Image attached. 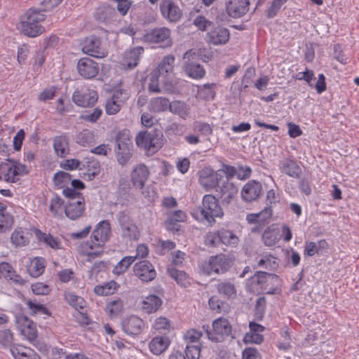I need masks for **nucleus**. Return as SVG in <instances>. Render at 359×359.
Segmentation results:
<instances>
[{
  "label": "nucleus",
  "mask_w": 359,
  "mask_h": 359,
  "mask_svg": "<svg viewBox=\"0 0 359 359\" xmlns=\"http://www.w3.org/2000/svg\"><path fill=\"white\" fill-rule=\"evenodd\" d=\"M142 46H136L129 50H126L123 53L122 59L123 69L125 70H131L136 67L140 60V57L144 53Z\"/></svg>",
  "instance_id": "a211bd4d"
},
{
  "label": "nucleus",
  "mask_w": 359,
  "mask_h": 359,
  "mask_svg": "<svg viewBox=\"0 0 359 359\" xmlns=\"http://www.w3.org/2000/svg\"><path fill=\"white\" fill-rule=\"evenodd\" d=\"M279 240L278 229L273 225L267 226L262 235V241L267 247L274 246Z\"/></svg>",
  "instance_id": "f704fd0d"
},
{
  "label": "nucleus",
  "mask_w": 359,
  "mask_h": 359,
  "mask_svg": "<svg viewBox=\"0 0 359 359\" xmlns=\"http://www.w3.org/2000/svg\"><path fill=\"white\" fill-rule=\"evenodd\" d=\"M133 148L115 149L116 160L121 165L124 166L129 162L133 156Z\"/></svg>",
  "instance_id": "5fc2aeb1"
},
{
  "label": "nucleus",
  "mask_w": 359,
  "mask_h": 359,
  "mask_svg": "<svg viewBox=\"0 0 359 359\" xmlns=\"http://www.w3.org/2000/svg\"><path fill=\"white\" fill-rule=\"evenodd\" d=\"M234 259L225 254H219L210 256L208 260L201 263L200 269L208 276L212 273H224L228 271L233 264Z\"/></svg>",
  "instance_id": "423d86ee"
},
{
  "label": "nucleus",
  "mask_w": 359,
  "mask_h": 359,
  "mask_svg": "<svg viewBox=\"0 0 359 359\" xmlns=\"http://www.w3.org/2000/svg\"><path fill=\"white\" fill-rule=\"evenodd\" d=\"M45 270V260L41 257H35L27 266L29 274L34 278L40 276Z\"/></svg>",
  "instance_id": "79ce46f5"
},
{
  "label": "nucleus",
  "mask_w": 359,
  "mask_h": 359,
  "mask_svg": "<svg viewBox=\"0 0 359 359\" xmlns=\"http://www.w3.org/2000/svg\"><path fill=\"white\" fill-rule=\"evenodd\" d=\"M218 231L221 244L232 247H236L238 244L239 238L232 231L224 228H221Z\"/></svg>",
  "instance_id": "4c0bfd02"
},
{
  "label": "nucleus",
  "mask_w": 359,
  "mask_h": 359,
  "mask_svg": "<svg viewBox=\"0 0 359 359\" xmlns=\"http://www.w3.org/2000/svg\"><path fill=\"white\" fill-rule=\"evenodd\" d=\"M28 232L21 227L16 228L12 233L11 240L15 246H25L29 244V239L27 236Z\"/></svg>",
  "instance_id": "a19ab883"
},
{
  "label": "nucleus",
  "mask_w": 359,
  "mask_h": 359,
  "mask_svg": "<svg viewBox=\"0 0 359 359\" xmlns=\"http://www.w3.org/2000/svg\"><path fill=\"white\" fill-rule=\"evenodd\" d=\"M135 261V257L126 256L121 259L113 269V273L121 275L128 271L129 267Z\"/></svg>",
  "instance_id": "3c124183"
},
{
  "label": "nucleus",
  "mask_w": 359,
  "mask_h": 359,
  "mask_svg": "<svg viewBox=\"0 0 359 359\" xmlns=\"http://www.w3.org/2000/svg\"><path fill=\"white\" fill-rule=\"evenodd\" d=\"M280 171L294 178H299L302 174V168L297 162L291 158H287L280 162Z\"/></svg>",
  "instance_id": "393cba45"
},
{
  "label": "nucleus",
  "mask_w": 359,
  "mask_h": 359,
  "mask_svg": "<svg viewBox=\"0 0 359 359\" xmlns=\"http://www.w3.org/2000/svg\"><path fill=\"white\" fill-rule=\"evenodd\" d=\"M72 175L65 171L57 172L53 177V183L57 189L65 188L71 181Z\"/></svg>",
  "instance_id": "864d4df0"
},
{
  "label": "nucleus",
  "mask_w": 359,
  "mask_h": 359,
  "mask_svg": "<svg viewBox=\"0 0 359 359\" xmlns=\"http://www.w3.org/2000/svg\"><path fill=\"white\" fill-rule=\"evenodd\" d=\"M32 60L33 71L37 74H40L41 68L46 61L44 52L41 50L36 51Z\"/></svg>",
  "instance_id": "13d9d810"
},
{
  "label": "nucleus",
  "mask_w": 359,
  "mask_h": 359,
  "mask_svg": "<svg viewBox=\"0 0 359 359\" xmlns=\"http://www.w3.org/2000/svg\"><path fill=\"white\" fill-rule=\"evenodd\" d=\"M167 273L180 287H188L191 284L192 278L185 271L179 270L172 266L167 267Z\"/></svg>",
  "instance_id": "a878e982"
},
{
  "label": "nucleus",
  "mask_w": 359,
  "mask_h": 359,
  "mask_svg": "<svg viewBox=\"0 0 359 359\" xmlns=\"http://www.w3.org/2000/svg\"><path fill=\"white\" fill-rule=\"evenodd\" d=\"M170 341L166 337L158 336L154 337L149 342L150 351L156 355L163 353L169 346Z\"/></svg>",
  "instance_id": "473e14b6"
},
{
  "label": "nucleus",
  "mask_w": 359,
  "mask_h": 359,
  "mask_svg": "<svg viewBox=\"0 0 359 359\" xmlns=\"http://www.w3.org/2000/svg\"><path fill=\"white\" fill-rule=\"evenodd\" d=\"M123 308V303L121 299H117L107 303V310L111 316H118Z\"/></svg>",
  "instance_id": "0e129e2a"
},
{
  "label": "nucleus",
  "mask_w": 359,
  "mask_h": 359,
  "mask_svg": "<svg viewBox=\"0 0 359 359\" xmlns=\"http://www.w3.org/2000/svg\"><path fill=\"white\" fill-rule=\"evenodd\" d=\"M216 83H205L198 86V97L203 100H212L215 98Z\"/></svg>",
  "instance_id": "37998d69"
},
{
  "label": "nucleus",
  "mask_w": 359,
  "mask_h": 359,
  "mask_svg": "<svg viewBox=\"0 0 359 359\" xmlns=\"http://www.w3.org/2000/svg\"><path fill=\"white\" fill-rule=\"evenodd\" d=\"M14 217L8 212H0V233H5L13 227Z\"/></svg>",
  "instance_id": "6e6d98bb"
},
{
  "label": "nucleus",
  "mask_w": 359,
  "mask_h": 359,
  "mask_svg": "<svg viewBox=\"0 0 359 359\" xmlns=\"http://www.w3.org/2000/svg\"><path fill=\"white\" fill-rule=\"evenodd\" d=\"M115 149L133 147V141L130 137V130L123 129L117 133L115 137Z\"/></svg>",
  "instance_id": "ea45409f"
},
{
  "label": "nucleus",
  "mask_w": 359,
  "mask_h": 359,
  "mask_svg": "<svg viewBox=\"0 0 359 359\" xmlns=\"http://www.w3.org/2000/svg\"><path fill=\"white\" fill-rule=\"evenodd\" d=\"M171 32L167 27L155 28L146 34L148 41L153 43H163V47H170L172 45Z\"/></svg>",
  "instance_id": "aec40b11"
},
{
  "label": "nucleus",
  "mask_w": 359,
  "mask_h": 359,
  "mask_svg": "<svg viewBox=\"0 0 359 359\" xmlns=\"http://www.w3.org/2000/svg\"><path fill=\"white\" fill-rule=\"evenodd\" d=\"M249 6V0H229L226 4V11L230 17L238 18L248 12Z\"/></svg>",
  "instance_id": "5701e85b"
},
{
  "label": "nucleus",
  "mask_w": 359,
  "mask_h": 359,
  "mask_svg": "<svg viewBox=\"0 0 359 359\" xmlns=\"http://www.w3.org/2000/svg\"><path fill=\"white\" fill-rule=\"evenodd\" d=\"M221 170L215 171L210 167H205L198 172V182L200 185L206 191H210L215 189L219 186V182L223 176L220 173Z\"/></svg>",
  "instance_id": "1a4fd4ad"
},
{
  "label": "nucleus",
  "mask_w": 359,
  "mask_h": 359,
  "mask_svg": "<svg viewBox=\"0 0 359 359\" xmlns=\"http://www.w3.org/2000/svg\"><path fill=\"white\" fill-rule=\"evenodd\" d=\"M84 53L96 58H103L107 52L101 45V40L95 36L87 37L82 47Z\"/></svg>",
  "instance_id": "2eb2a0df"
},
{
  "label": "nucleus",
  "mask_w": 359,
  "mask_h": 359,
  "mask_svg": "<svg viewBox=\"0 0 359 359\" xmlns=\"http://www.w3.org/2000/svg\"><path fill=\"white\" fill-rule=\"evenodd\" d=\"M134 275L143 283L153 281L157 276L154 266L149 260L136 262L133 267Z\"/></svg>",
  "instance_id": "9b49d317"
},
{
  "label": "nucleus",
  "mask_w": 359,
  "mask_h": 359,
  "mask_svg": "<svg viewBox=\"0 0 359 359\" xmlns=\"http://www.w3.org/2000/svg\"><path fill=\"white\" fill-rule=\"evenodd\" d=\"M273 215V209L271 206L265 207L261 212L258 213H250L246 216V220L249 224H252L255 222L264 223L265 225L269 224V220Z\"/></svg>",
  "instance_id": "7c9ffc66"
},
{
  "label": "nucleus",
  "mask_w": 359,
  "mask_h": 359,
  "mask_svg": "<svg viewBox=\"0 0 359 359\" xmlns=\"http://www.w3.org/2000/svg\"><path fill=\"white\" fill-rule=\"evenodd\" d=\"M262 194V184L252 180L246 183L241 191V197L246 202H252L258 199Z\"/></svg>",
  "instance_id": "4be33fe9"
},
{
  "label": "nucleus",
  "mask_w": 359,
  "mask_h": 359,
  "mask_svg": "<svg viewBox=\"0 0 359 359\" xmlns=\"http://www.w3.org/2000/svg\"><path fill=\"white\" fill-rule=\"evenodd\" d=\"M76 142L82 147H92L95 143L94 132L84 129L76 135Z\"/></svg>",
  "instance_id": "58836bf2"
},
{
  "label": "nucleus",
  "mask_w": 359,
  "mask_h": 359,
  "mask_svg": "<svg viewBox=\"0 0 359 359\" xmlns=\"http://www.w3.org/2000/svg\"><path fill=\"white\" fill-rule=\"evenodd\" d=\"M14 172V161L8 159L6 162L0 163V175L1 180L11 183L18 182L19 177L13 176Z\"/></svg>",
  "instance_id": "2f4dec72"
},
{
  "label": "nucleus",
  "mask_w": 359,
  "mask_h": 359,
  "mask_svg": "<svg viewBox=\"0 0 359 359\" xmlns=\"http://www.w3.org/2000/svg\"><path fill=\"white\" fill-rule=\"evenodd\" d=\"M262 267L269 271H274L278 267L277 259L271 254L266 255L257 262V264L253 266L254 269Z\"/></svg>",
  "instance_id": "a18cd8bd"
},
{
  "label": "nucleus",
  "mask_w": 359,
  "mask_h": 359,
  "mask_svg": "<svg viewBox=\"0 0 359 359\" xmlns=\"http://www.w3.org/2000/svg\"><path fill=\"white\" fill-rule=\"evenodd\" d=\"M43 11L39 8H29L24 14L20 22L21 32L29 37L35 38L45 32L41 25L46 18Z\"/></svg>",
  "instance_id": "20e7f679"
},
{
  "label": "nucleus",
  "mask_w": 359,
  "mask_h": 359,
  "mask_svg": "<svg viewBox=\"0 0 359 359\" xmlns=\"http://www.w3.org/2000/svg\"><path fill=\"white\" fill-rule=\"evenodd\" d=\"M184 70L188 76L194 79H203L206 73L203 66L193 60H188L184 63Z\"/></svg>",
  "instance_id": "c85d7f7f"
},
{
  "label": "nucleus",
  "mask_w": 359,
  "mask_h": 359,
  "mask_svg": "<svg viewBox=\"0 0 359 359\" xmlns=\"http://www.w3.org/2000/svg\"><path fill=\"white\" fill-rule=\"evenodd\" d=\"M65 201L57 194L54 193L53 197L50 200L49 210L53 216L58 215L59 210L62 208H65Z\"/></svg>",
  "instance_id": "4d7b16f0"
},
{
  "label": "nucleus",
  "mask_w": 359,
  "mask_h": 359,
  "mask_svg": "<svg viewBox=\"0 0 359 359\" xmlns=\"http://www.w3.org/2000/svg\"><path fill=\"white\" fill-rule=\"evenodd\" d=\"M85 199L79 198L74 201H67L65 206V215L72 220L81 217L85 211Z\"/></svg>",
  "instance_id": "b1692460"
},
{
  "label": "nucleus",
  "mask_w": 359,
  "mask_h": 359,
  "mask_svg": "<svg viewBox=\"0 0 359 359\" xmlns=\"http://www.w3.org/2000/svg\"><path fill=\"white\" fill-rule=\"evenodd\" d=\"M159 10L162 17L169 22L176 23L182 17V11L173 0H161Z\"/></svg>",
  "instance_id": "ddd939ff"
},
{
  "label": "nucleus",
  "mask_w": 359,
  "mask_h": 359,
  "mask_svg": "<svg viewBox=\"0 0 359 359\" xmlns=\"http://www.w3.org/2000/svg\"><path fill=\"white\" fill-rule=\"evenodd\" d=\"M35 235L39 241L43 242L50 248L57 250L61 248V241L59 238L53 237L50 233H46L39 229L35 230Z\"/></svg>",
  "instance_id": "e433bc0d"
},
{
  "label": "nucleus",
  "mask_w": 359,
  "mask_h": 359,
  "mask_svg": "<svg viewBox=\"0 0 359 359\" xmlns=\"http://www.w3.org/2000/svg\"><path fill=\"white\" fill-rule=\"evenodd\" d=\"M16 320L21 334L33 343L38 337L36 324L24 314L18 316Z\"/></svg>",
  "instance_id": "4468645a"
},
{
  "label": "nucleus",
  "mask_w": 359,
  "mask_h": 359,
  "mask_svg": "<svg viewBox=\"0 0 359 359\" xmlns=\"http://www.w3.org/2000/svg\"><path fill=\"white\" fill-rule=\"evenodd\" d=\"M162 304L163 301L158 296L149 294L142 300V309L148 314L153 313L161 308Z\"/></svg>",
  "instance_id": "c756f323"
},
{
  "label": "nucleus",
  "mask_w": 359,
  "mask_h": 359,
  "mask_svg": "<svg viewBox=\"0 0 359 359\" xmlns=\"http://www.w3.org/2000/svg\"><path fill=\"white\" fill-rule=\"evenodd\" d=\"M111 233L109 220L100 222L94 229L90 240L83 246L88 256H98L102 252L104 243L109 239Z\"/></svg>",
  "instance_id": "7ed1b4c3"
},
{
  "label": "nucleus",
  "mask_w": 359,
  "mask_h": 359,
  "mask_svg": "<svg viewBox=\"0 0 359 359\" xmlns=\"http://www.w3.org/2000/svg\"><path fill=\"white\" fill-rule=\"evenodd\" d=\"M22 351L18 348H11V351L15 359H41L39 355H38L34 350L31 348H24Z\"/></svg>",
  "instance_id": "de8ad7c7"
},
{
  "label": "nucleus",
  "mask_w": 359,
  "mask_h": 359,
  "mask_svg": "<svg viewBox=\"0 0 359 359\" xmlns=\"http://www.w3.org/2000/svg\"><path fill=\"white\" fill-rule=\"evenodd\" d=\"M229 30L222 26L212 27L206 35L207 43L214 46L225 45L229 41Z\"/></svg>",
  "instance_id": "f3484780"
},
{
  "label": "nucleus",
  "mask_w": 359,
  "mask_h": 359,
  "mask_svg": "<svg viewBox=\"0 0 359 359\" xmlns=\"http://www.w3.org/2000/svg\"><path fill=\"white\" fill-rule=\"evenodd\" d=\"M193 130L195 133L203 136H209L212 134V126L205 122L197 121L193 123Z\"/></svg>",
  "instance_id": "bf43d9fd"
},
{
  "label": "nucleus",
  "mask_w": 359,
  "mask_h": 359,
  "mask_svg": "<svg viewBox=\"0 0 359 359\" xmlns=\"http://www.w3.org/2000/svg\"><path fill=\"white\" fill-rule=\"evenodd\" d=\"M30 46L27 43L20 45L18 48L17 61L19 66L26 64L29 55L30 53Z\"/></svg>",
  "instance_id": "052dcab7"
},
{
  "label": "nucleus",
  "mask_w": 359,
  "mask_h": 359,
  "mask_svg": "<svg viewBox=\"0 0 359 359\" xmlns=\"http://www.w3.org/2000/svg\"><path fill=\"white\" fill-rule=\"evenodd\" d=\"M217 292L227 299H233L236 297L237 291L233 283L229 280L219 282L216 285Z\"/></svg>",
  "instance_id": "c9c22d12"
},
{
  "label": "nucleus",
  "mask_w": 359,
  "mask_h": 359,
  "mask_svg": "<svg viewBox=\"0 0 359 359\" xmlns=\"http://www.w3.org/2000/svg\"><path fill=\"white\" fill-rule=\"evenodd\" d=\"M149 168L144 163L136 165L130 173V180L133 187L138 189H143L149 175Z\"/></svg>",
  "instance_id": "6ab92c4d"
},
{
  "label": "nucleus",
  "mask_w": 359,
  "mask_h": 359,
  "mask_svg": "<svg viewBox=\"0 0 359 359\" xmlns=\"http://www.w3.org/2000/svg\"><path fill=\"white\" fill-rule=\"evenodd\" d=\"M130 94L127 90L118 88L113 90L110 97L121 106L128 100Z\"/></svg>",
  "instance_id": "e2e57ef3"
},
{
  "label": "nucleus",
  "mask_w": 359,
  "mask_h": 359,
  "mask_svg": "<svg viewBox=\"0 0 359 359\" xmlns=\"http://www.w3.org/2000/svg\"><path fill=\"white\" fill-rule=\"evenodd\" d=\"M118 287V285L114 280H111L102 285H97L94 288V292L100 296H107L112 294Z\"/></svg>",
  "instance_id": "8fccbe9b"
},
{
  "label": "nucleus",
  "mask_w": 359,
  "mask_h": 359,
  "mask_svg": "<svg viewBox=\"0 0 359 359\" xmlns=\"http://www.w3.org/2000/svg\"><path fill=\"white\" fill-rule=\"evenodd\" d=\"M138 147L144 149L148 154L156 153L164 144L162 131L157 128L140 132L135 138Z\"/></svg>",
  "instance_id": "39448f33"
},
{
  "label": "nucleus",
  "mask_w": 359,
  "mask_h": 359,
  "mask_svg": "<svg viewBox=\"0 0 359 359\" xmlns=\"http://www.w3.org/2000/svg\"><path fill=\"white\" fill-rule=\"evenodd\" d=\"M65 300L75 309H83L86 307V301L80 296L74 292H67L65 293Z\"/></svg>",
  "instance_id": "09e8293b"
},
{
  "label": "nucleus",
  "mask_w": 359,
  "mask_h": 359,
  "mask_svg": "<svg viewBox=\"0 0 359 359\" xmlns=\"http://www.w3.org/2000/svg\"><path fill=\"white\" fill-rule=\"evenodd\" d=\"M192 217L200 222H207L212 226L216 218H222L224 211L218 199L212 194H205L202 199L201 205L193 208Z\"/></svg>",
  "instance_id": "f257e3e1"
},
{
  "label": "nucleus",
  "mask_w": 359,
  "mask_h": 359,
  "mask_svg": "<svg viewBox=\"0 0 359 359\" xmlns=\"http://www.w3.org/2000/svg\"><path fill=\"white\" fill-rule=\"evenodd\" d=\"M162 77L155 71H152L149 75V83L148 90L149 93H160L159 79Z\"/></svg>",
  "instance_id": "69168bd1"
},
{
  "label": "nucleus",
  "mask_w": 359,
  "mask_h": 359,
  "mask_svg": "<svg viewBox=\"0 0 359 359\" xmlns=\"http://www.w3.org/2000/svg\"><path fill=\"white\" fill-rule=\"evenodd\" d=\"M170 102V100L164 97H154L150 101L149 109L156 113L165 111L169 108Z\"/></svg>",
  "instance_id": "c03bdc74"
},
{
  "label": "nucleus",
  "mask_w": 359,
  "mask_h": 359,
  "mask_svg": "<svg viewBox=\"0 0 359 359\" xmlns=\"http://www.w3.org/2000/svg\"><path fill=\"white\" fill-rule=\"evenodd\" d=\"M83 166L87 170L86 175L88 176V180H93L94 177L100 173V162L94 158H87Z\"/></svg>",
  "instance_id": "49530a36"
},
{
  "label": "nucleus",
  "mask_w": 359,
  "mask_h": 359,
  "mask_svg": "<svg viewBox=\"0 0 359 359\" xmlns=\"http://www.w3.org/2000/svg\"><path fill=\"white\" fill-rule=\"evenodd\" d=\"M205 245L210 248L218 246L220 243L219 231L208 232L204 238Z\"/></svg>",
  "instance_id": "338daca9"
},
{
  "label": "nucleus",
  "mask_w": 359,
  "mask_h": 359,
  "mask_svg": "<svg viewBox=\"0 0 359 359\" xmlns=\"http://www.w3.org/2000/svg\"><path fill=\"white\" fill-rule=\"evenodd\" d=\"M208 338L212 342L219 343L224 341L231 334L232 327L229 321L224 318H219L215 320L212 324V330L209 325H203Z\"/></svg>",
  "instance_id": "0eeeda50"
},
{
  "label": "nucleus",
  "mask_w": 359,
  "mask_h": 359,
  "mask_svg": "<svg viewBox=\"0 0 359 359\" xmlns=\"http://www.w3.org/2000/svg\"><path fill=\"white\" fill-rule=\"evenodd\" d=\"M168 109L174 114H177L182 118H186L189 115V108L187 105L181 101H173L170 102Z\"/></svg>",
  "instance_id": "603ef678"
},
{
  "label": "nucleus",
  "mask_w": 359,
  "mask_h": 359,
  "mask_svg": "<svg viewBox=\"0 0 359 359\" xmlns=\"http://www.w3.org/2000/svg\"><path fill=\"white\" fill-rule=\"evenodd\" d=\"M123 332L129 336L140 335L145 329L144 320L137 316H130L125 318L121 322Z\"/></svg>",
  "instance_id": "dca6fc26"
},
{
  "label": "nucleus",
  "mask_w": 359,
  "mask_h": 359,
  "mask_svg": "<svg viewBox=\"0 0 359 359\" xmlns=\"http://www.w3.org/2000/svg\"><path fill=\"white\" fill-rule=\"evenodd\" d=\"M69 136L64 133L53 138V149L56 155L64 158L69 153Z\"/></svg>",
  "instance_id": "bb28decb"
},
{
  "label": "nucleus",
  "mask_w": 359,
  "mask_h": 359,
  "mask_svg": "<svg viewBox=\"0 0 359 359\" xmlns=\"http://www.w3.org/2000/svg\"><path fill=\"white\" fill-rule=\"evenodd\" d=\"M25 304L28 309V313L30 316H36V315H45L47 316H51V312L50 310L43 304H41L39 301L36 299H27L25 300Z\"/></svg>",
  "instance_id": "cd10ccee"
},
{
  "label": "nucleus",
  "mask_w": 359,
  "mask_h": 359,
  "mask_svg": "<svg viewBox=\"0 0 359 359\" xmlns=\"http://www.w3.org/2000/svg\"><path fill=\"white\" fill-rule=\"evenodd\" d=\"M117 220L121 228V237L128 241H137L140 237V231L133 218L127 211H120Z\"/></svg>",
  "instance_id": "6e6552de"
},
{
  "label": "nucleus",
  "mask_w": 359,
  "mask_h": 359,
  "mask_svg": "<svg viewBox=\"0 0 359 359\" xmlns=\"http://www.w3.org/2000/svg\"><path fill=\"white\" fill-rule=\"evenodd\" d=\"M184 353L187 359H199L201 356V347L199 346L187 344Z\"/></svg>",
  "instance_id": "774afa93"
},
{
  "label": "nucleus",
  "mask_w": 359,
  "mask_h": 359,
  "mask_svg": "<svg viewBox=\"0 0 359 359\" xmlns=\"http://www.w3.org/2000/svg\"><path fill=\"white\" fill-rule=\"evenodd\" d=\"M175 57L172 55H168L163 57L158 67L154 69L158 74L165 77L172 73L175 66Z\"/></svg>",
  "instance_id": "72a5a7b5"
},
{
  "label": "nucleus",
  "mask_w": 359,
  "mask_h": 359,
  "mask_svg": "<svg viewBox=\"0 0 359 359\" xmlns=\"http://www.w3.org/2000/svg\"><path fill=\"white\" fill-rule=\"evenodd\" d=\"M215 191L223 205L231 203L236 198L238 191L236 186L228 181L224 182L222 186H218Z\"/></svg>",
  "instance_id": "412c9836"
},
{
  "label": "nucleus",
  "mask_w": 359,
  "mask_h": 359,
  "mask_svg": "<svg viewBox=\"0 0 359 359\" xmlns=\"http://www.w3.org/2000/svg\"><path fill=\"white\" fill-rule=\"evenodd\" d=\"M97 92L86 86L77 88L72 95L73 102L77 106L81 107H92L97 102Z\"/></svg>",
  "instance_id": "9d476101"
},
{
  "label": "nucleus",
  "mask_w": 359,
  "mask_h": 359,
  "mask_svg": "<svg viewBox=\"0 0 359 359\" xmlns=\"http://www.w3.org/2000/svg\"><path fill=\"white\" fill-rule=\"evenodd\" d=\"M78 74L84 79L95 78L100 72L98 63L88 57H83L77 62Z\"/></svg>",
  "instance_id": "f8f14e48"
},
{
  "label": "nucleus",
  "mask_w": 359,
  "mask_h": 359,
  "mask_svg": "<svg viewBox=\"0 0 359 359\" xmlns=\"http://www.w3.org/2000/svg\"><path fill=\"white\" fill-rule=\"evenodd\" d=\"M280 281L279 276L275 273L265 271H257L246 280L245 289L252 294L266 293L274 294Z\"/></svg>",
  "instance_id": "f03ea898"
},
{
  "label": "nucleus",
  "mask_w": 359,
  "mask_h": 359,
  "mask_svg": "<svg viewBox=\"0 0 359 359\" xmlns=\"http://www.w3.org/2000/svg\"><path fill=\"white\" fill-rule=\"evenodd\" d=\"M170 321L167 318L162 316L157 318L153 325L155 330L164 334L170 331Z\"/></svg>",
  "instance_id": "680f3d73"
}]
</instances>
